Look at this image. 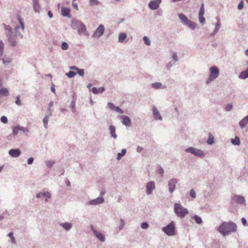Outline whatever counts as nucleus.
Wrapping results in <instances>:
<instances>
[{
	"mask_svg": "<svg viewBox=\"0 0 248 248\" xmlns=\"http://www.w3.org/2000/svg\"><path fill=\"white\" fill-rule=\"evenodd\" d=\"M237 230V226L233 222H223L219 226L218 231L223 236L229 235L232 232H235Z\"/></svg>",
	"mask_w": 248,
	"mask_h": 248,
	"instance_id": "f257e3e1",
	"label": "nucleus"
},
{
	"mask_svg": "<svg viewBox=\"0 0 248 248\" xmlns=\"http://www.w3.org/2000/svg\"><path fill=\"white\" fill-rule=\"evenodd\" d=\"M210 75L206 80V84H208L211 81L216 79L219 76V70L216 66H213L210 68Z\"/></svg>",
	"mask_w": 248,
	"mask_h": 248,
	"instance_id": "f03ea898",
	"label": "nucleus"
},
{
	"mask_svg": "<svg viewBox=\"0 0 248 248\" xmlns=\"http://www.w3.org/2000/svg\"><path fill=\"white\" fill-rule=\"evenodd\" d=\"M174 212L178 217H184L188 213L187 210L183 208L179 203H175L174 204Z\"/></svg>",
	"mask_w": 248,
	"mask_h": 248,
	"instance_id": "7ed1b4c3",
	"label": "nucleus"
},
{
	"mask_svg": "<svg viewBox=\"0 0 248 248\" xmlns=\"http://www.w3.org/2000/svg\"><path fill=\"white\" fill-rule=\"evenodd\" d=\"M162 231L169 236L175 234V226L173 222H171L166 227L162 228Z\"/></svg>",
	"mask_w": 248,
	"mask_h": 248,
	"instance_id": "20e7f679",
	"label": "nucleus"
},
{
	"mask_svg": "<svg viewBox=\"0 0 248 248\" xmlns=\"http://www.w3.org/2000/svg\"><path fill=\"white\" fill-rule=\"evenodd\" d=\"M73 23L78 28V31L79 34L88 35L86 32V28L82 23L79 21H76Z\"/></svg>",
	"mask_w": 248,
	"mask_h": 248,
	"instance_id": "39448f33",
	"label": "nucleus"
},
{
	"mask_svg": "<svg viewBox=\"0 0 248 248\" xmlns=\"http://www.w3.org/2000/svg\"><path fill=\"white\" fill-rule=\"evenodd\" d=\"M232 201L233 203L245 205L246 200L245 198L241 195H234L232 198Z\"/></svg>",
	"mask_w": 248,
	"mask_h": 248,
	"instance_id": "423d86ee",
	"label": "nucleus"
},
{
	"mask_svg": "<svg viewBox=\"0 0 248 248\" xmlns=\"http://www.w3.org/2000/svg\"><path fill=\"white\" fill-rule=\"evenodd\" d=\"M104 30L105 29L104 26L102 24L100 25L94 31L93 36V37L99 38L103 34Z\"/></svg>",
	"mask_w": 248,
	"mask_h": 248,
	"instance_id": "0eeeda50",
	"label": "nucleus"
},
{
	"mask_svg": "<svg viewBox=\"0 0 248 248\" xmlns=\"http://www.w3.org/2000/svg\"><path fill=\"white\" fill-rule=\"evenodd\" d=\"M185 151L186 152L191 153L196 156H200L202 155V152L200 150H197L193 147L187 148L185 150Z\"/></svg>",
	"mask_w": 248,
	"mask_h": 248,
	"instance_id": "6e6552de",
	"label": "nucleus"
},
{
	"mask_svg": "<svg viewBox=\"0 0 248 248\" xmlns=\"http://www.w3.org/2000/svg\"><path fill=\"white\" fill-rule=\"evenodd\" d=\"M160 2L161 0H155L151 1L149 4V6L150 9L155 10L158 8Z\"/></svg>",
	"mask_w": 248,
	"mask_h": 248,
	"instance_id": "1a4fd4ad",
	"label": "nucleus"
},
{
	"mask_svg": "<svg viewBox=\"0 0 248 248\" xmlns=\"http://www.w3.org/2000/svg\"><path fill=\"white\" fill-rule=\"evenodd\" d=\"M177 183L176 179H171L169 183V191L172 193L175 189V184Z\"/></svg>",
	"mask_w": 248,
	"mask_h": 248,
	"instance_id": "9d476101",
	"label": "nucleus"
},
{
	"mask_svg": "<svg viewBox=\"0 0 248 248\" xmlns=\"http://www.w3.org/2000/svg\"><path fill=\"white\" fill-rule=\"evenodd\" d=\"M248 124V115L243 118L239 123V126L241 129L244 128Z\"/></svg>",
	"mask_w": 248,
	"mask_h": 248,
	"instance_id": "9b49d317",
	"label": "nucleus"
},
{
	"mask_svg": "<svg viewBox=\"0 0 248 248\" xmlns=\"http://www.w3.org/2000/svg\"><path fill=\"white\" fill-rule=\"evenodd\" d=\"M9 154L12 157H17L20 155L21 151L19 149H11L9 150Z\"/></svg>",
	"mask_w": 248,
	"mask_h": 248,
	"instance_id": "f8f14e48",
	"label": "nucleus"
},
{
	"mask_svg": "<svg viewBox=\"0 0 248 248\" xmlns=\"http://www.w3.org/2000/svg\"><path fill=\"white\" fill-rule=\"evenodd\" d=\"M147 192L148 194L152 193V190L155 188V184L153 182H150L147 183L146 186Z\"/></svg>",
	"mask_w": 248,
	"mask_h": 248,
	"instance_id": "ddd939ff",
	"label": "nucleus"
},
{
	"mask_svg": "<svg viewBox=\"0 0 248 248\" xmlns=\"http://www.w3.org/2000/svg\"><path fill=\"white\" fill-rule=\"evenodd\" d=\"M70 69L72 70V71H74L75 72H76V74L78 73L81 76H83L84 75V71L83 69H80L77 67L74 66H70Z\"/></svg>",
	"mask_w": 248,
	"mask_h": 248,
	"instance_id": "4468645a",
	"label": "nucleus"
},
{
	"mask_svg": "<svg viewBox=\"0 0 248 248\" xmlns=\"http://www.w3.org/2000/svg\"><path fill=\"white\" fill-rule=\"evenodd\" d=\"M62 15L63 16L70 17V10L69 8L62 7L61 9Z\"/></svg>",
	"mask_w": 248,
	"mask_h": 248,
	"instance_id": "2eb2a0df",
	"label": "nucleus"
},
{
	"mask_svg": "<svg viewBox=\"0 0 248 248\" xmlns=\"http://www.w3.org/2000/svg\"><path fill=\"white\" fill-rule=\"evenodd\" d=\"M104 202V199L102 197H98L97 199L90 201V204L92 205H96L102 203Z\"/></svg>",
	"mask_w": 248,
	"mask_h": 248,
	"instance_id": "dca6fc26",
	"label": "nucleus"
},
{
	"mask_svg": "<svg viewBox=\"0 0 248 248\" xmlns=\"http://www.w3.org/2000/svg\"><path fill=\"white\" fill-rule=\"evenodd\" d=\"M238 77L239 78L243 79L248 78V67L245 70L242 71L240 73Z\"/></svg>",
	"mask_w": 248,
	"mask_h": 248,
	"instance_id": "f3484780",
	"label": "nucleus"
},
{
	"mask_svg": "<svg viewBox=\"0 0 248 248\" xmlns=\"http://www.w3.org/2000/svg\"><path fill=\"white\" fill-rule=\"evenodd\" d=\"M153 114H154L155 119H156V120H161L162 119L161 115H160L158 110L155 107H154L153 108Z\"/></svg>",
	"mask_w": 248,
	"mask_h": 248,
	"instance_id": "a211bd4d",
	"label": "nucleus"
},
{
	"mask_svg": "<svg viewBox=\"0 0 248 248\" xmlns=\"http://www.w3.org/2000/svg\"><path fill=\"white\" fill-rule=\"evenodd\" d=\"M33 8L36 12H39L40 9V6L38 0H32Z\"/></svg>",
	"mask_w": 248,
	"mask_h": 248,
	"instance_id": "6ab92c4d",
	"label": "nucleus"
},
{
	"mask_svg": "<svg viewBox=\"0 0 248 248\" xmlns=\"http://www.w3.org/2000/svg\"><path fill=\"white\" fill-rule=\"evenodd\" d=\"M93 232L96 237L101 241L104 242L105 241V237L100 232H99L96 230H94Z\"/></svg>",
	"mask_w": 248,
	"mask_h": 248,
	"instance_id": "aec40b11",
	"label": "nucleus"
},
{
	"mask_svg": "<svg viewBox=\"0 0 248 248\" xmlns=\"http://www.w3.org/2000/svg\"><path fill=\"white\" fill-rule=\"evenodd\" d=\"M215 143V139L214 136L210 133H208V139L207 140V143L209 145H212Z\"/></svg>",
	"mask_w": 248,
	"mask_h": 248,
	"instance_id": "412c9836",
	"label": "nucleus"
},
{
	"mask_svg": "<svg viewBox=\"0 0 248 248\" xmlns=\"http://www.w3.org/2000/svg\"><path fill=\"white\" fill-rule=\"evenodd\" d=\"M122 118L123 119V123L124 124L128 126L131 123V121L130 119L126 116H122Z\"/></svg>",
	"mask_w": 248,
	"mask_h": 248,
	"instance_id": "4be33fe9",
	"label": "nucleus"
},
{
	"mask_svg": "<svg viewBox=\"0 0 248 248\" xmlns=\"http://www.w3.org/2000/svg\"><path fill=\"white\" fill-rule=\"evenodd\" d=\"M217 23L216 24L215 29H214L213 32L211 34V35H214L218 31L219 29H220V24L219 23V20L218 17H217Z\"/></svg>",
	"mask_w": 248,
	"mask_h": 248,
	"instance_id": "5701e85b",
	"label": "nucleus"
},
{
	"mask_svg": "<svg viewBox=\"0 0 248 248\" xmlns=\"http://www.w3.org/2000/svg\"><path fill=\"white\" fill-rule=\"evenodd\" d=\"M231 142L234 145H239L241 143L240 139L237 136H236L234 139H231Z\"/></svg>",
	"mask_w": 248,
	"mask_h": 248,
	"instance_id": "b1692460",
	"label": "nucleus"
},
{
	"mask_svg": "<svg viewBox=\"0 0 248 248\" xmlns=\"http://www.w3.org/2000/svg\"><path fill=\"white\" fill-rule=\"evenodd\" d=\"M127 36L125 33L122 32L119 35L118 41L120 43H123L124 40L126 38Z\"/></svg>",
	"mask_w": 248,
	"mask_h": 248,
	"instance_id": "393cba45",
	"label": "nucleus"
},
{
	"mask_svg": "<svg viewBox=\"0 0 248 248\" xmlns=\"http://www.w3.org/2000/svg\"><path fill=\"white\" fill-rule=\"evenodd\" d=\"M104 91V87H100L99 88H96L95 87H94L92 89V92L93 93L96 94L98 93H101L103 92Z\"/></svg>",
	"mask_w": 248,
	"mask_h": 248,
	"instance_id": "a878e982",
	"label": "nucleus"
},
{
	"mask_svg": "<svg viewBox=\"0 0 248 248\" xmlns=\"http://www.w3.org/2000/svg\"><path fill=\"white\" fill-rule=\"evenodd\" d=\"M9 95V92L6 88H2L0 90V97L3 96H8Z\"/></svg>",
	"mask_w": 248,
	"mask_h": 248,
	"instance_id": "bb28decb",
	"label": "nucleus"
},
{
	"mask_svg": "<svg viewBox=\"0 0 248 248\" xmlns=\"http://www.w3.org/2000/svg\"><path fill=\"white\" fill-rule=\"evenodd\" d=\"M41 196H44L47 197V198H50L51 197V195L48 192L44 193H39L36 195V197L37 198H40Z\"/></svg>",
	"mask_w": 248,
	"mask_h": 248,
	"instance_id": "cd10ccee",
	"label": "nucleus"
},
{
	"mask_svg": "<svg viewBox=\"0 0 248 248\" xmlns=\"http://www.w3.org/2000/svg\"><path fill=\"white\" fill-rule=\"evenodd\" d=\"M109 130L110 131V134L111 135V136L114 138V139H116L117 137V135L115 134V128L113 125H110L109 126Z\"/></svg>",
	"mask_w": 248,
	"mask_h": 248,
	"instance_id": "c85d7f7f",
	"label": "nucleus"
},
{
	"mask_svg": "<svg viewBox=\"0 0 248 248\" xmlns=\"http://www.w3.org/2000/svg\"><path fill=\"white\" fill-rule=\"evenodd\" d=\"M152 87L153 88L156 89H159V88L163 89V88H165L164 86H162L161 83H159V82H155V83H153L152 85Z\"/></svg>",
	"mask_w": 248,
	"mask_h": 248,
	"instance_id": "c756f323",
	"label": "nucleus"
},
{
	"mask_svg": "<svg viewBox=\"0 0 248 248\" xmlns=\"http://www.w3.org/2000/svg\"><path fill=\"white\" fill-rule=\"evenodd\" d=\"M185 24L191 29H194L196 28V24L194 22L191 21L189 20H188V21L185 23Z\"/></svg>",
	"mask_w": 248,
	"mask_h": 248,
	"instance_id": "7c9ffc66",
	"label": "nucleus"
},
{
	"mask_svg": "<svg viewBox=\"0 0 248 248\" xmlns=\"http://www.w3.org/2000/svg\"><path fill=\"white\" fill-rule=\"evenodd\" d=\"M179 17L181 19V20L184 23H186L188 20V19L186 17V16L184 14H181L179 15Z\"/></svg>",
	"mask_w": 248,
	"mask_h": 248,
	"instance_id": "2f4dec72",
	"label": "nucleus"
},
{
	"mask_svg": "<svg viewBox=\"0 0 248 248\" xmlns=\"http://www.w3.org/2000/svg\"><path fill=\"white\" fill-rule=\"evenodd\" d=\"M126 152V151L125 149H123L121 153H119L118 154L117 159L118 160H120L121 158V157L125 154Z\"/></svg>",
	"mask_w": 248,
	"mask_h": 248,
	"instance_id": "473e14b6",
	"label": "nucleus"
},
{
	"mask_svg": "<svg viewBox=\"0 0 248 248\" xmlns=\"http://www.w3.org/2000/svg\"><path fill=\"white\" fill-rule=\"evenodd\" d=\"M4 44L2 41L0 40V58L2 56L3 53Z\"/></svg>",
	"mask_w": 248,
	"mask_h": 248,
	"instance_id": "72a5a7b5",
	"label": "nucleus"
},
{
	"mask_svg": "<svg viewBox=\"0 0 248 248\" xmlns=\"http://www.w3.org/2000/svg\"><path fill=\"white\" fill-rule=\"evenodd\" d=\"M66 76L70 78H72L74 77L76 75V72H75L74 71H69L68 73L65 74Z\"/></svg>",
	"mask_w": 248,
	"mask_h": 248,
	"instance_id": "f704fd0d",
	"label": "nucleus"
},
{
	"mask_svg": "<svg viewBox=\"0 0 248 248\" xmlns=\"http://www.w3.org/2000/svg\"><path fill=\"white\" fill-rule=\"evenodd\" d=\"M61 225L66 230H69L72 227L71 224L68 223H63Z\"/></svg>",
	"mask_w": 248,
	"mask_h": 248,
	"instance_id": "c9c22d12",
	"label": "nucleus"
},
{
	"mask_svg": "<svg viewBox=\"0 0 248 248\" xmlns=\"http://www.w3.org/2000/svg\"><path fill=\"white\" fill-rule=\"evenodd\" d=\"M23 128V127H20L18 126L15 127L13 130V134H16L18 133L19 130H22Z\"/></svg>",
	"mask_w": 248,
	"mask_h": 248,
	"instance_id": "e433bc0d",
	"label": "nucleus"
},
{
	"mask_svg": "<svg viewBox=\"0 0 248 248\" xmlns=\"http://www.w3.org/2000/svg\"><path fill=\"white\" fill-rule=\"evenodd\" d=\"M49 116H46L43 119V123L44 124V125H45V126L46 128H47V126Z\"/></svg>",
	"mask_w": 248,
	"mask_h": 248,
	"instance_id": "4c0bfd02",
	"label": "nucleus"
},
{
	"mask_svg": "<svg viewBox=\"0 0 248 248\" xmlns=\"http://www.w3.org/2000/svg\"><path fill=\"white\" fill-rule=\"evenodd\" d=\"M17 19L21 26V28H22V30H23L24 29V23L22 21V19H21V18L20 17V16H17Z\"/></svg>",
	"mask_w": 248,
	"mask_h": 248,
	"instance_id": "58836bf2",
	"label": "nucleus"
},
{
	"mask_svg": "<svg viewBox=\"0 0 248 248\" xmlns=\"http://www.w3.org/2000/svg\"><path fill=\"white\" fill-rule=\"evenodd\" d=\"M8 235L11 238V242L13 243H16V240H15V238L14 236H13V232H10L8 234Z\"/></svg>",
	"mask_w": 248,
	"mask_h": 248,
	"instance_id": "ea45409f",
	"label": "nucleus"
},
{
	"mask_svg": "<svg viewBox=\"0 0 248 248\" xmlns=\"http://www.w3.org/2000/svg\"><path fill=\"white\" fill-rule=\"evenodd\" d=\"M193 218L195 219V221L197 223L200 224L202 222V219L201 218V217L197 216H195Z\"/></svg>",
	"mask_w": 248,
	"mask_h": 248,
	"instance_id": "a19ab883",
	"label": "nucleus"
},
{
	"mask_svg": "<svg viewBox=\"0 0 248 248\" xmlns=\"http://www.w3.org/2000/svg\"><path fill=\"white\" fill-rule=\"evenodd\" d=\"M143 41L144 42V43L147 45H150V40L149 39L146 37L145 36L143 37Z\"/></svg>",
	"mask_w": 248,
	"mask_h": 248,
	"instance_id": "79ce46f5",
	"label": "nucleus"
},
{
	"mask_svg": "<svg viewBox=\"0 0 248 248\" xmlns=\"http://www.w3.org/2000/svg\"><path fill=\"white\" fill-rule=\"evenodd\" d=\"M232 104H228L226 105L225 109L227 111H229L232 110Z\"/></svg>",
	"mask_w": 248,
	"mask_h": 248,
	"instance_id": "37998d69",
	"label": "nucleus"
},
{
	"mask_svg": "<svg viewBox=\"0 0 248 248\" xmlns=\"http://www.w3.org/2000/svg\"><path fill=\"white\" fill-rule=\"evenodd\" d=\"M1 121L4 124H6L8 122L7 118L6 116H3L1 117Z\"/></svg>",
	"mask_w": 248,
	"mask_h": 248,
	"instance_id": "c03bdc74",
	"label": "nucleus"
},
{
	"mask_svg": "<svg viewBox=\"0 0 248 248\" xmlns=\"http://www.w3.org/2000/svg\"><path fill=\"white\" fill-rule=\"evenodd\" d=\"M16 99V103L18 106H21V100H20V96L18 95V96H17Z\"/></svg>",
	"mask_w": 248,
	"mask_h": 248,
	"instance_id": "a18cd8bd",
	"label": "nucleus"
},
{
	"mask_svg": "<svg viewBox=\"0 0 248 248\" xmlns=\"http://www.w3.org/2000/svg\"><path fill=\"white\" fill-rule=\"evenodd\" d=\"M62 48L63 50H66L68 48V45L66 43L63 42L62 44Z\"/></svg>",
	"mask_w": 248,
	"mask_h": 248,
	"instance_id": "49530a36",
	"label": "nucleus"
},
{
	"mask_svg": "<svg viewBox=\"0 0 248 248\" xmlns=\"http://www.w3.org/2000/svg\"><path fill=\"white\" fill-rule=\"evenodd\" d=\"M90 3L91 5H95L98 3V1L97 0H90Z\"/></svg>",
	"mask_w": 248,
	"mask_h": 248,
	"instance_id": "de8ad7c7",
	"label": "nucleus"
},
{
	"mask_svg": "<svg viewBox=\"0 0 248 248\" xmlns=\"http://www.w3.org/2000/svg\"><path fill=\"white\" fill-rule=\"evenodd\" d=\"M72 5H73V7L77 10H78V3L77 2H76V0H74L72 2Z\"/></svg>",
	"mask_w": 248,
	"mask_h": 248,
	"instance_id": "09e8293b",
	"label": "nucleus"
},
{
	"mask_svg": "<svg viewBox=\"0 0 248 248\" xmlns=\"http://www.w3.org/2000/svg\"><path fill=\"white\" fill-rule=\"evenodd\" d=\"M108 107L112 110H114V108H115L116 106L110 102L108 103Z\"/></svg>",
	"mask_w": 248,
	"mask_h": 248,
	"instance_id": "8fccbe9b",
	"label": "nucleus"
},
{
	"mask_svg": "<svg viewBox=\"0 0 248 248\" xmlns=\"http://www.w3.org/2000/svg\"><path fill=\"white\" fill-rule=\"evenodd\" d=\"M244 7V2L243 0H241V1L239 3L238 5V9L239 10H241Z\"/></svg>",
	"mask_w": 248,
	"mask_h": 248,
	"instance_id": "3c124183",
	"label": "nucleus"
},
{
	"mask_svg": "<svg viewBox=\"0 0 248 248\" xmlns=\"http://www.w3.org/2000/svg\"><path fill=\"white\" fill-rule=\"evenodd\" d=\"M148 224L146 222H144L141 224V227L142 229H145L148 227Z\"/></svg>",
	"mask_w": 248,
	"mask_h": 248,
	"instance_id": "603ef678",
	"label": "nucleus"
},
{
	"mask_svg": "<svg viewBox=\"0 0 248 248\" xmlns=\"http://www.w3.org/2000/svg\"><path fill=\"white\" fill-rule=\"evenodd\" d=\"M190 195L193 198H195L196 197V193L193 189H191L190 190Z\"/></svg>",
	"mask_w": 248,
	"mask_h": 248,
	"instance_id": "864d4df0",
	"label": "nucleus"
},
{
	"mask_svg": "<svg viewBox=\"0 0 248 248\" xmlns=\"http://www.w3.org/2000/svg\"><path fill=\"white\" fill-rule=\"evenodd\" d=\"M113 110H115V111L120 112L121 114H122L123 112V110L121 109H120L118 107H116L115 108H114Z\"/></svg>",
	"mask_w": 248,
	"mask_h": 248,
	"instance_id": "5fc2aeb1",
	"label": "nucleus"
},
{
	"mask_svg": "<svg viewBox=\"0 0 248 248\" xmlns=\"http://www.w3.org/2000/svg\"><path fill=\"white\" fill-rule=\"evenodd\" d=\"M2 62L4 64L8 63L10 62L11 59L9 58H7L6 60L2 59Z\"/></svg>",
	"mask_w": 248,
	"mask_h": 248,
	"instance_id": "6e6d98bb",
	"label": "nucleus"
},
{
	"mask_svg": "<svg viewBox=\"0 0 248 248\" xmlns=\"http://www.w3.org/2000/svg\"><path fill=\"white\" fill-rule=\"evenodd\" d=\"M158 173L160 174L161 176L163 175V172H164V170H163V169L162 168H160L158 169V171H157Z\"/></svg>",
	"mask_w": 248,
	"mask_h": 248,
	"instance_id": "4d7b16f0",
	"label": "nucleus"
},
{
	"mask_svg": "<svg viewBox=\"0 0 248 248\" xmlns=\"http://www.w3.org/2000/svg\"><path fill=\"white\" fill-rule=\"evenodd\" d=\"M33 157H30L28 159V164L30 165L31 164L33 161Z\"/></svg>",
	"mask_w": 248,
	"mask_h": 248,
	"instance_id": "13d9d810",
	"label": "nucleus"
},
{
	"mask_svg": "<svg viewBox=\"0 0 248 248\" xmlns=\"http://www.w3.org/2000/svg\"><path fill=\"white\" fill-rule=\"evenodd\" d=\"M199 18L200 22H202V7L200 8L199 13Z\"/></svg>",
	"mask_w": 248,
	"mask_h": 248,
	"instance_id": "bf43d9fd",
	"label": "nucleus"
},
{
	"mask_svg": "<svg viewBox=\"0 0 248 248\" xmlns=\"http://www.w3.org/2000/svg\"><path fill=\"white\" fill-rule=\"evenodd\" d=\"M241 222L243 225L245 226L247 224V220L245 218L242 217L241 218Z\"/></svg>",
	"mask_w": 248,
	"mask_h": 248,
	"instance_id": "052dcab7",
	"label": "nucleus"
},
{
	"mask_svg": "<svg viewBox=\"0 0 248 248\" xmlns=\"http://www.w3.org/2000/svg\"><path fill=\"white\" fill-rule=\"evenodd\" d=\"M124 221L122 219H121V226L120 227V229H122L123 227L124 226Z\"/></svg>",
	"mask_w": 248,
	"mask_h": 248,
	"instance_id": "680f3d73",
	"label": "nucleus"
},
{
	"mask_svg": "<svg viewBox=\"0 0 248 248\" xmlns=\"http://www.w3.org/2000/svg\"><path fill=\"white\" fill-rule=\"evenodd\" d=\"M53 162H51V161H48L46 163V165L47 166H48L49 167H50L53 164Z\"/></svg>",
	"mask_w": 248,
	"mask_h": 248,
	"instance_id": "e2e57ef3",
	"label": "nucleus"
},
{
	"mask_svg": "<svg viewBox=\"0 0 248 248\" xmlns=\"http://www.w3.org/2000/svg\"><path fill=\"white\" fill-rule=\"evenodd\" d=\"M172 57H173V59H174V60L177 61V56L176 53H174L173 54Z\"/></svg>",
	"mask_w": 248,
	"mask_h": 248,
	"instance_id": "0e129e2a",
	"label": "nucleus"
},
{
	"mask_svg": "<svg viewBox=\"0 0 248 248\" xmlns=\"http://www.w3.org/2000/svg\"><path fill=\"white\" fill-rule=\"evenodd\" d=\"M53 105V102H50V103L49 104V107H48V110L50 111V108Z\"/></svg>",
	"mask_w": 248,
	"mask_h": 248,
	"instance_id": "69168bd1",
	"label": "nucleus"
},
{
	"mask_svg": "<svg viewBox=\"0 0 248 248\" xmlns=\"http://www.w3.org/2000/svg\"><path fill=\"white\" fill-rule=\"evenodd\" d=\"M9 42H11V45L13 46H15L16 45V42L15 41L12 42L10 38H9Z\"/></svg>",
	"mask_w": 248,
	"mask_h": 248,
	"instance_id": "338daca9",
	"label": "nucleus"
},
{
	"mask_svg": "<svg viewBox=\"0 0 248 248\" xmlns=\"http://www.w3.org/2000/svg\"><path fill=\"white\" fill-rule=\"evenodd\" d=\"M143 150V148L141 147H138L137 149V150L138 152H140L142 151Z\"/></svg>",
	"mask_w": 248,
	"mask_h": 248,
	"instance_id": "774afa93",
	"label": "nucleus"
}]
</instances>
